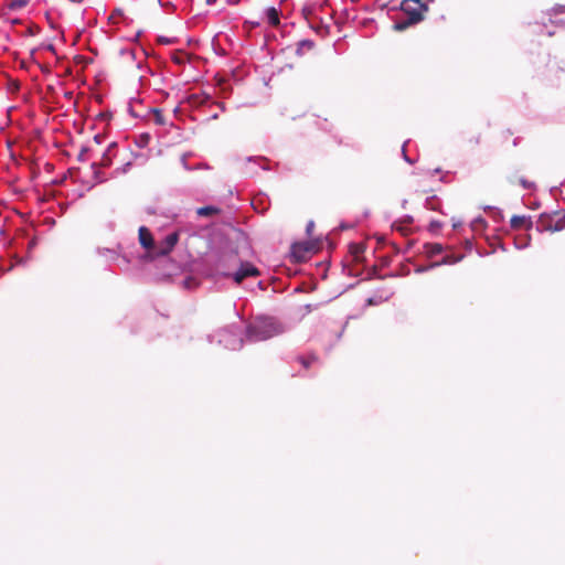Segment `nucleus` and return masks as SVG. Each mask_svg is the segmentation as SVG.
<instances>
[{
    "label": "nucleus",
    "instance_id": "f257e3e1",
    "mask_svg": "<svg viewBox=\"0 0 565 565\" xmlns=\"http://www.w3.org/2000/svg\"><path fill=\"white\" fill-rule=\"evenodd\" d=\"M284 331L280 323L274 318H257L248 324L246 329V338L250 342L268 340Z\"/></svg>",
    "mask_w": 565,
    "mask_h": 565
},
{
    "label": "nucleus",
    "instance_id": "f03ea898",
    "mask_svg": "<svg viewBox=\"0 0 565 565\" xmlns=\"http://www.w3.org/2000/svg\"><path fill=\"white\" fill-rule=\"evenodd\" d=\"M401 8L406 14V19L395 23L394 29L397 31H404L411 25L420 22L424 19L423 12L427 11L426 6L422 4L420 1L415 3L414 0H404Z\"/></svg>",
    "mask_w": 565,
    "mask_h": 565
},
{
    "label": "nucleus",
    "instance_id": "7ed1b4c3",
    "mask_svg": "<svg viewBox=\"0 0 565 565\" xmlns=\"http://www.w3.org/2000/svg\"><path fill=\"white\" fill-rule=\"evenodd\" d=\"M260 273L257 267L248 262H239V268L232 274L236 284H241L247 277H257Z\"/></svg>",
    "mask_w": 565,
    "mask_h": 565
},
{
    "label": "nucleus",
    "instance_id": "20e7f679",
    "mask_svg": "<svg viewBox=\"0 0 565 565\" xmlns=\"http://www.w3.org/2000/svg\"><path fill=\"white\" fill-rule=\"evenodd\" d=\"M315 252V245L309 242L295 243L291 246V256L296 262H305Z\"/></svg>",
    "mask_w": 565,
    "mask_h": 565
},
{
    "label": "nucleus",
    "instance_id": "39448f33",
    "mask_svg": "<svg viewBox=\"0 0 565 565\" xmlns=\"http://www.w3.org/2000/svg\"><path fill=\"white\" fill-rule=\"evenodd\" d=\"M179 234L177 232L170 233L166 238L156 247L154 254L157 256L168 255L177 245Z\"/></svg>",
    "mask_w": 565,
    "mask_h": 565
},
{
    "label": "nucleus",
    "instance_id": "423d86ee",
    "mask_svg": "<svg viewBox=\"0 0 565 565\" xmlns=\"http://www.w3.org/2000/svg\"><path fill=\"white\" fill-rule=\"evenodd\" d=\"M139 243L142 247L150 249L153 247L154 241L151 232L146 227L141 226L138 231Z\"/></svg>",
    "mask_w": 565,
    "mask_h": 565
},
{
    "label": "nucleus",
    "instance_id": "0eeeda50",
    "mask_svg": "<svg viewBox=\"0 0 565 565\" xmlns=\"http://www.w3.org/2000/svg\"><path fill=\"white\" fill-rule=\"evenodd\" d=\"M510 224L513 230L532 227L531 218L525 215H513L510 220Z\"/></svg>",
    "mask_w": 565,
    "mask_h": 565
},
{
    "label": "nucleus",
    "instance_id": "6e6552de",
    "mask_svg": "<svg viewBox=\"0 0 565 565\" xmlns=\"http://www.w3.org/2000/svg\"><path fill=\"white\" fill-rule=\"evenodd\" d=\"M116 148V143L113 142L108 146L107 150L104 152L99 163H93V168L103 167L107 168L111 164L113 161V150Z\"/></svg>",
    "mask_w": 565,
    "mask_h": 565
},
{
    "label": "nucleus",
    "instance_id": "1a4fd4ad",
    "mask_svg": "<svg viewBox=\"0 0 565 565\" xmlns=\"http://www.w3.org/2000/svg\"><path fill=\"white\" fill-rule=\"evenodd\" d=\"M508 182L511 185H520L521 188H523L525 190H530L534 186V183L532 181L527 180L523 175H511L508 178Z\"/></svg>",
    "mask_w": 565,
    "mask_h": 565
},
{
    "label": "nucleus",
    "instance_id": "9d476101",
    "mask_svg": "<svg viewBox=\"0 0 565 565\" xmlns=\"http://www.w3.org/2000/svg\"><path fill=\"white\" fill-rule=\"evenodd\" d=\"M350 254L352 255L354 262L360 263L363 260V254L365 252V246L362 243H353L349 246Z\"/></svg>",
    "mask_w": 565,
    "mask_h": 565
},
{
    "label": "nucleus",
    "instance_id": "9b49d317",
    "mask_svg": "<svg viewBox=\"0 0 565 565\" xmlns=\"http://www.w3.org/2000/svg\"><path fill=\"white\" fill-rule=\"evenodd\" d=\"M266 17L271 26H278L280 23L279 11L271 7L266 10Z\"/></svg>",
    "mask_w": 565,
    "mask_h": 565
},
{
    "label": "nucleus",
    "instance_id": "f8f14e48",
    "mask_svg": "<svg viewBox=\"0 0 565 565\" xmlns=\"http://www.w3.org/2000/svg\"><path fill=\"white\" fill-rule=\"evenodd\" d=\"M315 47V42L311 40H302L298 42L296 54L301 56L305 52L311 51Z\"/></svg>",
    "mask_w": 565,
    "mask_h": 565
},
{
    "label": "nucleus",
    "instance_id": "ddd939ff",
    "mask_svg": "<svg viewBox=\"0 0 565 565\" xmlns=\"http://www.w3.org/2000/svg\"><path fill=\"white\" fill-rule=\"evenodd\" d=\"M221 212V210L218 207H215V206H212V205H209V206H202V207H199L196 210V214L199 216H203V217H207V216H212V215H216Z\"/></svg>",
    "mask_w": 565,
    "mask_h": 565
},
{
    "label": "nucleus",
    "instance_id": "4468645a",
    "mask_svg": "<svg viewBox=\"0 0 565 565\" xmlns=\"http://www.w3.org/2000/svg\"><path fill=\"white\" fill-rule=\"evenodd\" d=\"M297 361L303 369L308 370L313 363L319 361V358L316 354H309L308 356H297Z\"/></svg>",
    "mask_w": 565,
    "mask_h": 565
},
{
    "label": "nucleus",
    "instance_id": "2eb2a0df",
    "mask_svg": "<svg viewBox=\"0 0 565 565\" xmlns=\"http://www.w3.org/2000/svg\"><path fill=\"white\" fill-rule=\"evenodd\" d=\"M425 250L429 256H435L443 252V246L438 243H430L425 245Z\"/></svg>",
    "mask_w": 565,
    "mask_h": 565
},
{
    "label": "nucleus",
    "instance_id": "dca6fc26",
    "mask_svg": "<svg viewBox=\"0 0 565 565\" xmlns=\"http://www.w3.org/2000/svg\"><path fill=\"white\" fill-rule=\"evenodd\" d=\"M30 0H11L9 3V8L11 10H18L24 8Z\"/></svg>",
    "mask_w": 565,
    "mask_h": 565
},
{
    "label": "nucleus",
    "instance_id": "f3484780",
    "mask_svg": "<svg viewBox=\"0 0 565 565\" xmlns=\"http://www.w3.org/2000/svg\"><path fill=\"white\" fill-rule=\"evenodd\" d=\"M153 119H154V122L158 125L166 124L164 116L160 109H157V108L153 109Z\"/></svg>",
    "mask_w": 565,
    "mask_h": 565
},
{
    "label": "nucleus",
    "instance_id": "a211bd4d",
    "mask_svg": "<svg viewBox=\"0 0 565 565\" xmlns=\"http://www.w3.org/2000/svg\"><path fill=\"white\" fill-rule=\"evenodd\" d=\"M236 256H237V254L235 252L223 253L222 256H221V262L222 263H227V262H230L232 259L235 260Z\"/></svg>",
    "mask_w": 565,
    "mask_h": 565
},
{
    "label": "nucleus",
    "instance_id": "6ab92c4d",
    "mask_svg": "<svg viewBox=\"0 0 565 565\" xmlns=\"http://www.w3.org/2000/svg\"><path fill=\"white\" fill-rule=\"evenodd\" d=\"M461 258H462V256H459V257H450V256H446V257L444 258V263H445V264H455V263L459 262Z\"/></svg>",
    "mask_w": 565,
    "mask_h": 565
},
{
    "label": "nucleus",
    "instance_id": "aec40b11",
    "mask_svg": "<svg viewBox=\"0 0 565 565\" xmlns=\"http://www.w3.org/2000/svg\"><path fill=\"white\" fill-rule=\"evenodd\" d=\"M87 152L86 148H83L78 154V160L84 161L85 160V153Z\"/></svg>",
    "mask_w": 565,
    "mask_h": 565
},
{
    "label": "nucleus",
    "instance_id": "412c9836",
    "mask_svg": "<svg viewBox=\"0 0 565 565\" xmlns=\"http://www.w3.org/2000/svg\"><path fill=\"white\" fill-rule=\"evenodd\" d=\"M512 135L513 132L510 129L502 132V137L505 139L510 138Z\"/></svg>",
    "mask_w": 565,
    "mask_h": 565
},
{
    "label": "nucleus",
    "instance_id": "4be33fe9",
    "mask_svg": "<svg viewBox=\"0 0 565 565\" xmlns=\"http://www.w3.org/2000/svg\"><path fill=\"white\" fill-rule=\"evenodd\" d=\"M313 226H315L313 222H309V224L307 225V232H308V234H310V233H311V231H312Z\"/></svg>",
    "mask_w": 565,
    "mask_h": 565
},
{
    "label": "nucleus",
    "instance_id": "5701e85b",
    "mask_svg": "<svg viewBox=\"0 0 565 565\" xmlns=\"http://www.w3.org/2000/svg\"><path fill=\"white\" fill-rule=\"evenodd\" d=\"M115 14H119V15H121V14H122V10H121V9H116V10H114V12H113V14H111V18H113Z\"/></svg>",
    "mask_w": 565,
    "mask_h": 565
},
{
    "label": "nucleus",
    "instance_id": "b1692460",
    "mask_svg": "<svg viewBox=\"0 0 565 565\" xmlns=\"http://www.w3.org/2000/svg\"><path fill=\"white\" fill-rule=\"evenodd\" d=\"M513 146L516 147L519 145V139L518 138H514L513 141H512Z\"/></svg>",
    "mask_w": 565,
    "mask_h": 565
},
{
    "label": "nucleus",
    "instance_id": "393cba45",
    "mask_svg": "<svg viewBox=\"0 0 565 565\" xmlns=\"http://www.w3.org/2000/svg\"><path fill=\"white\" fill-rule=\"evenodd\" d=\"M562 228H563V225H558V224H556L554 227L555 231H561Z\"/></svg>",
    "mask_w": 565,
    "mask_h": 565
},
{
    "label": "nucleus",
    "instance_id": "a878e982",
    "mask_svg": "<svg viewBox=\"0 0 565 565\" xmlns=\"http://www.w3.org/2000/svg\"><path fill=\"white\" fill-rule=\"evenodd\" d=\"M253 26L259 25V22H252Z\"/></svg>",
    "mask_w": 565,
    "mask_h": 565
},
{
    "label": "nucleus",
    "instance_id": "bb28decb",
    "mask_svg": "<svg viewBox=\"0 0 565 565\" xmlns=\"http://www.w3.org/2000/svg\"><path fill=\"white\" fill-rule=\"evenodd\" d=\"M72 2H76V3H79L82 2L83 0H71Z\"/></svg>",
    "mask_w": 565,
    "mask_h": 565
},
{
    "label": "nucleus",
    "instance_id": "cd10ccee",
    "mask_svg": "<svg viewBox=\"0 0 565 565\" xmlns=\"http://www.w3.org/2000/svg\"><path fill=\"white\" fill-rule=\"evenodd\" d=\"M66 96L72 97V96H73V93H66Z\"/></svg>",
    "mask_w": 565,
    "mask_h": 565
},
{
    "label": "nucleus",
    "instance_id": "c85d7f7f",
    "mask_svg": "<svg viewBox=\"0 0 565 565\" xmlns=\"http://www.w3.org/2000/svg\"><path fill=\"white\" fill-rule=\"evenodd\" d=\"M66 96L72 97V96H73V93H66Z\"/></svg>",
    "mask_w": 565,
    "mask_h": 565
},
{
    "label": "nucleus",
    "instance_id": "c756f323",
    "mask_svg": "<svg viewBox=\"0 0 565 565\" xmlns=\"http://www.w3.org/2000/svg\"><path fill=\"white\" fill-rule=\"evenodd\" d=\"M420 0H414L415 3H418Z\"/></svg>",
    "mask_w": 565,
    "mask_h": 565
}]
</instances>
